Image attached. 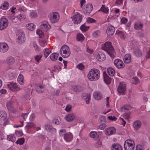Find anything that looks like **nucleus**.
I'll use <instances>...</instances> for the list:
<instances>
[{
  "label": "nucleus",
  "instance_id": "obj_1",
  "mask_svg": "<svg viewBox=\"0 0 150 150\" xmlns=\"http://www.w3.org/2000/svg\"><path fill=\"white\" fill-rule=\"evenodd\" d=\"M100 74V72L98 70L96 69H92L89 72L87 77L90 81H96L99 79Z\"/></svg>",
  "mask_w": 150,
  "mask_h": 150
},
{
  "label": "nucleus",
  "instance_id": "obj_2",
  "mask_svg": "<svg viewBox=\"0 0 150 150\" xmlns=\"http://www.w3.org/2000/svg\"><path fill=\"white\" fill-rule=\"evenodd\" d=\"M102 49L106 52L112 58L114 57V50L111 43L110 42H106L102 45Z\"/></svg>",
  "mask_w": 150,
  "mask_h": 150
},
{
  "label": "nucleus",
  "instance_id": "obj_3",
  "mask_svg": "<svg viewBox=\"0 0 150 150\" xmlns=\"http://www.w3.org/2000/svg\"><path fill=\"white\" fill-rule=\"evenodd\" d=\"M71 52L69 47L67 45L62 46L60 49V54L64 58H67L69 57Z\"/></svg>",
  "mask_w": 150,
  "mask_h": 150
},
{
  "label": "nucleus",
  "instance_id": "obj_4",
  "mask_svg": "<svg viewBox=\"0 0 150 150\" xmlns=\"http://www.w3.org/2000/svg\"><path fill=\"white\" fill-rule=\"evenodd\" d=\"M125 150H134L135 147V143L132 140L129 139L125 141L124 144Z\"/></svg>",
  "mask_w": 150,
  "mask_h": 150
},
{
  "label": "nucleus",
  "instance_id": "obj_5",
  "mask_svg": "<svg viewBox=\"0 0 150 150\" xmlns=\"http://www.w3.org/2000/svg\"><path fill=\"white\" fill-rule=\"evenodd\" d=\"M6 85L9 90L13 92L18 91L21 90L18 85L13 82L8 83Z\"/></svg>",
  "mask_w": 150,
  "mask_h": 150
},
{
  "label": "nucleus",
  "instance_id": "obj_6",
  "mask_svg": "<svg viewBox=\"0 0 150 150\" xmlns=\"http://www.w3.org/2000/svg\"><path fill=\"white\" fill-rule=\"evenodd\" d=\"M60 18L59 13L57 12H54L51 14L49 16V18L50 22L52 23L57 22Z\"/></svg>",
  "mask_w": 150,
  "mask_h": 150
},
{
  "label": "nucleus",
  "instance_id": "obj_7",
  "mask_svg": "<svg viewBox=\"0 0 150 150\" xmlns=\"http://www.w3.org/2000/svg\"><path fill=\"white\" fill-rule=\"evenodd\" d=\"M117 91L120 95H125L126 93V83L124 82L120 83L118 87Z\"/></svg>",
  "mask_w": 150,
  "mask_h": 150
},
{
  "label": "nucleus",
  "instance_id": "obj_8",
  "mask_svg": "<svg viewBox=\"0 0 150 150\" xmlns=\"http://www.w3.org/2000/svg\"><path fill=\"white\" fill-rule=\"evenodd\" d=\"M72 20V21L74 23L78 24L80 23L81 21L82 16L79 13H76L73 16L71 17Z\"/></svg>",
  "mask_w": 150,
  "mask_h": 150
},
{
  "label": "nucleus",
  "instance_id": "obj_9",
  "mask_svg": "<svg viewBox=\"0 0 150 150\" xmlns=\"http://www.w3.org/2000/svg\"><path fill=\"white\" fill-rule=\"evenodd\" d=\"M8 21L6 18H1L0 19V30H2L6 28L8 26Z\"/></svg>",
  "mask_w": 150,
  "mask_h": 150
},
{
  "label": "nucleus",
  "instance_id": "obj_10",
  "mask_svg": "<svg viewBox=\"0 0 150 150\" xmlns=\"http://www.w3.org/2000/svg\"><path fill=\"white\" fill-rule=\"evenodd\" d=\"M17 36L18 38L17 41L18 43L21 44L25 42V35L23 33L20 31L18 32L17 34Z\"/></svg>",
  "mask_w": 150,
  "mask_h": 150
},
{
  "label": "nucleus",
  "instance_id": "obj_11",
  "mask_svg": "<svg viewBox=\"0 0 150 150\" xmlns=\"http://www.w3.org/2000/svg\"><path fill=\"white\" fill-rule=\"evenodd\" d=\"M114 63L115 67L118 69H122L125 67V64L120 59H115Z\"/></svg>",
  "mask_w": 150,
  "mask_h": 150
},
{
  "label": "nucleus",
  "instance_id": "obj_12",
  "mask_svg": "<svg viewBox=\"0 0 150 150\" xmlns=\"http://www.w3.org/2000/svg\"><path fill=\"white\" fill-rule=\"evenodd\" d=\"M116 132L115 128L113 127H110L106 128L105 130V133L107 135H111L115 133Z\"/></svg>",
  "mask_w": 150,
  "mask_h": 150
},
{
  "label": "nucleus",
  "instance_id": "obj_13",
  "mask_svg": "<svg viewBox=\"0 0 150 150\" xmlns=\"http://www.w3.org/2000/svg\"><path fill=\"white\" fill-rule=\"evenodd\" d=\"M75 115L72 113H70L66 115L64 117L65 119L68 122L73 121L75 118Z\"/></svg>",
  "mask_w": 150,
  "mask_h": 150
},
{
  "label": "nucleus",
  "instance_id": "obj_14",
  "mask_svg": "<svg viewBox=\"0 0 150 150\" xmlns=\"http://www.w3.org/2000/svg\"><path fill=\"white\" fill-rule=\"evenodd\" d=\"M40 26L42 29L46 31L50 29L51 28V26L46 21H42Z\"/></svg>",
  "mask_w": 150,
  "mask_h": 150
},
{
  "label": "nucleus",
  "instance_id": "obj_15",
  "mask_svg": "<svg viewBox=\"0 0 150 150\" xmlns=\"http://www.w3.org/2000/svg\"><path fill=\"white\" fill-rule=\"evenodd\" d=\"M8 46L6 43H0V52L2 53L6 52L8 50Z\"/></svg>",
  "mask_w": 150,
  "mask_h": 150
},
{
  "label": "nucleus",
  "instance_id": "obj_16",
  "mask_svg": "<svg viewBox=\"0 0 150 150\" xmlns=\"http://www.w3.org/2000/svg\"><path fill=\"white\" fill-rule=\"evenodd\" d=\"M115 31L114 27L112 25H110L107 28L106 33L109 36H112Z\"/></svg>",
  "mask_w": 150,
  "mask_h": 150
},
{
  "label": "nucleus",
  "instance_id": "obj_17",
  "mask_svg": "<svg viewBox=\"0 0 150 150\" xmlns=\"http://www.w3.org/2000/svg\"><path fill=\"white\" fill-rule=\"evenodd\" d=\"M93 9V6L91 4H88L86 6L83 10L84 13L86 14H89Z\"/></svg>",
  "mask_w": 150,
  "mask_h": 150
},
{
  "label": "nucleus",
  "instance_id": "obj_18",
  "mask_svg": "<svg viewBox=\"0 0 150 150\" xmlns=\"http://www.w3.org/2000/svg\"><path fill=\"white\" fill-rule=\"evenodd\" d=\"M73 135L70 132L66 133L64 136V139L67 142H71L73 139Z\"/></svg>",
  "mask_w": 150,
  "mask_h": 150
},
{
  "label": "nucleus",
  "instance_id": "obj_19",
  "mask_svg": "<svg viewBox=\"0 0 150 150\" xmlns=\"http://www.w3.org/2000/svg\"><path fill=\"white\" fill-rule=\"evenodd\" d=\"M96 58L98 61L102 62L105 59V55L103 53L100 52L98 53Z\"/></svg>",
  "mask_w": 150,
  "mask_h": 150
},
{
  "label": "nucleus",
  "instance_id": "obj_20",
  "mask_svg": "<svg viewBox=\"0 0 150 150\" xmlns=\"http://www.w3.org/2000/svg\"><path fill=\"white\" fill-rule=\"evenodd\" d=\"M142 125V122L139 120L135 121L133 124V128L136 130H138L141 127Z\"/></svg>",
  "mask_w": 150,
  "mask_h": 150
},
{
  "label": "nucleus",
  "instance_id": "obj_21",
  "mask_svg": "<svg viewBox=\"0 0 150 150\" xmlns=\"http://www.w3.org/2000/svg\"><path fill=\"white\" fill-rule=\"evenodd\" d=\"M111 150H122V148L120 144L114 143L112 144L111 147Z\"/></svg>",
  "mask_w": 150,
  "mask_h": 150
},
{
  "label": "nucleus",
  "instance_id": "obj_22",
  "mask_svg": "<svg viewBox=\"0 0 150 150\" xmlns=\"http://www.w3.org/2000/svg\"><path fill=\"white\" fill-rule=\"evenodd\" d=\"M103 74L105 82L108 84H110L111 80V78L107 75L106 72L104 71Z\"/></svg>",
  "mask_w": 150,
  "mask_h": 150
},
{
  "label": "nucleus",
  "instance_id": "obj_23",
  "mask_svg": "<svg viewBox=\"0 0 150 150\" xmlns=\"http://www.w3.org/2000/svg\"><path fill=\"white\" fill-rule=\"evenodd\" d=\"M6 61L8 65H11L14 63L15 61L13 57L10 56L7 58Z\"/></svg>",
  "mask_w": 150,
  "mask_h": 150
},
{
  "label": "nucleus",
  "instance_id": "obj_24",
  "mask_svg": "<svg viewBox=\"0 0 150 150\" xmlns=\"http://www.w3.org/2000/svg\"><path fill=\"white\" fill-rule=\"evenodd\" d=\"M124 61L126 64H128L131 61V55L129 54L125 55L124 57Z\"/></svg>",
  "mask_w": 150,
  "mask_h": 150
},
{
  "label": "nucleus",
  "instance_id": "obj_25",
  "mask_svg": "<svg viewBox=\"0 0 150 150\" xmlns=\"http://www.w3.org/2000/svg\"><path fill=\"white\" fill-rule=\"evenodd\" d=\"M143 26V24L139 22H136L134 24V28L136 30L141 29Z\"/></svg>",
  "mask_w": 150,
  "mask_h": 150
},
{
  "label": "nucleus",
  "instance_id": "obj_26",
  "mask_svg": "<svg viewBox=\"0 0 150 150\" xmlns=\"http://www.w3.org/2000/svg\"><path fill=\"white\" fill-rule=\"evenodd\" d=\"M36 91L39 93H42L44 90V86L41 85H37L35 87Z\"/></svg>",
  "mask_w": 150,
  "mask_h": 150
},
{
  "label": "nucleus",
  "instance_id": "obj_27",
  "mask_svg": "<svg viewBox=\"0 0 150 150\" xmlns=\"http://www.w3.org/2000/svg\"><path fill=\"white\" fill-rule=\"evenodd\" d=\"M94 98L97 100H100L101 99L102 96L101 94L98 92H95L93 94Z\"/></svg>",
  "mask_w": 150,
  "mask_h": 150
},
{
  "label": "nucleus",
  "instance_id": "obj_28",
  "mask_svg": "<svg viewBox=\"0 0 150 150\" xmlns=\"http://www.w3.org/2000/svg\"><path fill=\"white\" fill-rule=\"evenodd\" d=\"M134 54L136 57H141L142 54V51L139 48H137L134 50Z\"/></svg>",
  "mask_w": 150,
  "mask_h": 150
},
{
  "label": "nucleus",
  "instance_id": "obj_29",
  "mask_svg": "<svg viewBox=\"0 0 150 150\" xmlns=\"http://www.w3.org/2000/svg\"><path fill=\"white\" fill-rule=\"evenodd\" d=\"M107 71L109 75L111 76H113L115 73V69L111 67L108 68Z\"/></svg>",
  "mask_w": 150,
  "mask_h": 150
},
{
  "label": "nucleus",
  "instance_id": "obj_30",
  "mask_svg": "<svg viewBox=\"0 0 150 150\" xmlns=\"http://www.w3.org/2000/svg\"><path fill=\"white\" fill-rule=\"evenodd\" d=\"M83 97L84 99L85 100L86 103L87 104H89L91 100L90 94L89 93L85 94Z\"/></svg>",
  "mask_w": 150,
  "mask_h": 150
},
{
  "label": "nucleus",
  "instance_id": "obj_31",
  "mask_svg": "<svg viewBox=\"0 0 150 150\" xmlns=\"http://www.w3.org/2000/svg\"><path fill=\"white\" fill-rule=\"evenodd\" d=\"M59 55V54L55 53H53L51 54L50 59L51 60L53 61H55L57 59Z\"/></svg>",
  "mask_w": 150,
  "mask_h": 150
},
{
  "label": "nucleus",
  "instance_id": "obj_32",
  "mask_svg": "<svg viewBox=\"0 0 150 150\" xmlns=\"http://www.w3.org/2000/svg\"><path fill=\"white\" fill-rule=\"evenodd\" d=\"M76 39L78 41L82 42L84 40L85 37L82 34L79 33L77 34Z\"/></svg>",
  "mask_w": 150,
  "mask_h": 150
},
{
  "label": "nucleus",
  "instance_id": "obj_33",
  "mask_svg": "<svg viewBox=\"0 0 150 150\" xmlns=\"http://www.w3.org/2000/svg\"><path fill=\"white\" fill-rule=\"evenodd\" d=\"M9 6L8 2L7 1H5L3 4L0 6V8L4 10H7L8 9Z\"/></svg>",
  "mask_w": 150,
  "mask_h": 150
},
{
  "label": "nucleus",
  "instance_id": "obj_34",
  "mask_svg": "<svg viewBox=\"0 0 150 150\" xmlns=\"http://www.w3.org/2000/svg\"><path fill=\"white\" fill-rule=\"evenodd\" d=\"M19 83L21 85L24 84V78L23 76L21 74H19L17 79Z\"/></svg>",
  "mask_w": 150,
  "mask_h": 150
},
{
  "label": "nucleus",
  "instance_id": "obj_35",
  "mask_svg": "<svg viewBox=\"0 0 150 150\" xmlns=\"http://www.w3.org/2000/svg\"><path fill=\"white\" fill-rule=\"evenodd\" d=\"M35 25L33 23H30L27 24V27L28 29L33 31L35 28Z\"/></svg>",
  "mask_w": 150,
  "mask_h": 150
},
{
  "label": "nucleus",
  "instance_id": "obj_36",
  "mask_svg": "<svg viewBox=\"0 0 150 150\" xmlns=\"http://www.w3.org/2000/svg\"><path fill=\"white\" fill-rule=\"evenodd\" d=\"M7 139L13 142H15L16 140L15 136L13 134L8 135Z\"/></svg>",
  "mask_w": 150,
  "mask_h": 150
},
{
  "label": "nucleus",
  "instance_id": "obj_37",
  "mask_svg": "<svg viewBox=\"0 0 150 150\" xmlns=\"http://www.w3.org/2000/svg\"><path fill=\"white\" fill-rule=\"evenodd\" d=\"M43 51L44 52V55L46 58H47L49 54L51 52V51L48 48L45 49Z\"/></svg>",
  "mask_w": 150,
  "mask_h": 150
},
{
  "label": "nucleus",
  "instance_id": "obj_38",
  "mask_svg": "<svg viewBox=\"0 0 150 150\" xmlns=\"http://www.w3.org/2000/svg\"><path fill=\"white\" fill-rule=\"evenodd\" d=\"M92 35L93 37L96 38L100 36V33L99 30H97L93 32Z\"/></svg>",
  "mask_w": 150,
  "mask_h": 150
},
{
  "label": "nucleus",
  "instance_id": "obj_39",
  "mask_svg": "<svg viewBox=\"0 0 150 150\" xmlns=\"http://www.w3.org/2000/svg\"><path fill=\"white\" fill-rule=\"evenodd\" d=\"M100 10L104 13H107L109 11L108 8L107 7H105V5H102V6L101 7ZM99 11H100V10Z\"/></svg>",
  "mask_w": 150,
  "mask_h": 150
},
{
  "label": "nucleus",
  "instance_id": "obj_40",
  "mask_svg": "<svg viewBox=\"0 0 150 150\" xmlns=\"http://www.w3.org/2000/svg\"><path fill=\"white\" fill-rule=\"evenodd\" d=\"M13 102L12 101L8 102L6 104V107L9 110H12L13 108Z\"/></svg>",
  "mask_w": 150,
  "mask_h": 150
},
{
  "label": "nucleus",
  "instance_id": "obj_41",
  "mask_svg": "<svg viewBox=\"0 0 150 150\" xmlns=\"http://www.w3.org/2000/svg\"><path fill=\"white\" fill-rule=\"evenodd\" d=\"M132 82L133 84L137 85L139 83L140 81L137 77H134L132 79Z\"/></svg>",
  "mask_w": 150,
  "mask_h": 150
},
{
  "label": "nucleus",
  "instance_id": "obj_42",
  "mask_svg": "<svg viewBox=\"0 0 150 150\" xmlns=\"http://www.w3.org/2000/svg\"><path fill=\"white\" fill-rule=\"evenodd\" d=\"M26 18V16L23 14H19L17 16L18 18L21 21L25 19Z\"/></svg>",
  "mask_w": 150,
  "mask_h": 150
},
{
  "label": "nucleus",
  "instance_id": "obj_43",
  "mask_svg": "<svg viewBox=\"0 0 150 150\" xmlns=\"http://www.w3.org/2000/svg\"><path fill=\"white\" fill-rule=\"evenodd\" d=\"M72 48L74 51L77 52H79L81 51L80 47L75 45H73L72 47Z\"/></svg>",
  "mask_w": 150,
  "mask_h": 150
},
{
  "label": "nucleus",
  "instance_id": "obj_44",
  "mask_svg": "<svg viewBox=\"0 0 150 150\" xmlns=\"http://www.w3.org/2000/svg\"><path fill=\"white\" fill-rule=\"evenodd\" d=\"M116 33L120 36L122 39H124L125 38L124 34L122 31L117 30L116 31Z\"/></svg>",
  "mask_w": 150,
  "mask_h": 150
},
{
  "label": "nucleus",
  "instance_id": "obj_45",
  "mask_svg": "<svg viewBox=\"0 0 150 150\" xmlns=\"http://www.w3.org/2000/svg\"><path fill=\"white\" fill-rule=\"evenodd\" d=\"M6 112L4 111H0V117L4 119L6 117Z\"/></svg>",
  "mask_w": 150,
  "mask_h": 150
},
{
  "label": "nucleus",
  "instance_id": "obj_46",
  "mask_svg": "<svg viewBox=\"0 0 150 150\" xmlns=\"http://www.w3.org/2000/svg\"><path fill=\"white\" fill-rule=\"evenodd\" d=\"M40 43L41 46L44 47L47 44L46 40L45 39L41 40H40Z\"/></svg>",
  "mask_w": 150,
  "mask_h": 150
},
{
  "label": "nucleus",
  "instance_id": "obj_47",
  "mask_svg": "<svg viewBox=\"0 0 150 150\" xmlns=\"http://www.w3.org/2000/svg\"><path fill=\"white\" fill-rule=\"evenodd\" d=\"M52 126L50 124H47L45 125V129L47 131H50L52 129Z\"/></svg>",
  "mask_w": 150,
  "mask_h": 150
},
{
  "label": "nucleus",
  "instance_id": "obj_48",
  "mask_svg": "<svg viewBox=\"0 0 150 150\" xmlns=\"http://www.w3.org/2000/svg\"><path fill=\"white\" fill-rule=\"evenodd\" d=\"M25 139L23 138L19 139L17 141L16 143L17 144H19L20 145L23 144L24 142Z\"/></svg>",
  "mask_w": 150,
  "mask_h": 150
},
{
  "label": "nucleus",
  "instance_id": "obj_49",
  "mask_svg": "<svg viewBox=\"0 0 150 150\" xmlns=\"http://www.w3.org/2000/svg\"><path fill=\"white\" fill-rule=\"evenodd\" d=\"M90 137L93 138H95L98 136L96 132L92 131L90 134Z\"/></svg>",
  "mask_w": 150,
  "mask_h": 150
},
{
  "label": "nucleus",
  "instance_id": "obj_50",
  "mask_svg": "<svg viewBox=\"0 0 150 150\" xmlns=\"http://www.w3.org/2000/svg\"><path fill=\"white\" fill-rule=\"evenodd\" d=\"M89 28V27L86 26L83 24L81 26L80 29L83 32H85Z\"/></svg>",
  "mask_w": 150,
  "mask_h": 150
},
{
  "label": "nucleus",
  "instance_id": "obj_51",
  "mask_svg": "<svg viewBox=\"0 0 150 150\" xmlns=\"http://www.w3.org/2000/svg\"><path fill=\"white\" fill-rule=\"evenodd\" d=\"M66 132V130L65 129H60L59 131V134L61 136H64Z\"/></svg>",
  "mask_w": 150,
  "mask_h": 150
},
{
  "label": "nucleus",
  "instance_id": "obj_52",
  "mask_svg": "<svg viewBox=\"0 0 150 150\" xmlns=\"http://www.w3.org/2000/svg\"><path fill=\"white\" fill-rule=\"evenodd\" d=\"M26 127L28 128H30L34 127H35V124L33 122H29L28 123Z\"/></svg>",
  "mask_w": 150,
  "mask_h": 150
},
{
  "label": "nucleus",
  "instance_id": "obj_53",
  "mask_svg": "<svg viewBox=\"0 0 150 150\" xmlns=\"http://www.w3.org/2000/svg\"><path fill=\"white\" fill-rule=\"evenodd\" d=\"M42 55H37L35 57V61L38 62H39L40 60L41 59V58L42 57Z\"/></svg>",
  "mask_w": 150,
  "mask_h": 150
},
{
  "label": "nucleus",
  "instance_id": "obj_54",
  "mask_svg": "<svg viewBox=\"0 0 150 150\" xmlns=\"http://www.w3.org/2000/svg\"><path fill=\"white\" fill-rule=\"evenodd\" d=\"M87 21L89 23H95L96 22L95 20L90 17H89L87 19Z\"/></svg>",
  "mask_w": 150,
  "mask_h": 150
},
{
  "label": "nucleus",
  "instance_id": "obj_55",
  "mask_svg": "<svg viewBox=\"0 0 150 150\" xmlns=\"http://www.w3.org/2000/svg\"><path fill=\"white\" fill-rule=\"evenodd\" d=\"M80 88V87L75 86H74L73 90L76 92H80L81 91Z\"/></svg>",
  "mask_w": 150,
  "mask_h": 150
},
{
  "label": "nucleus",
  "instance_id": "obj_56",
  "mask_svg": "<svg viewBox=\"0 0 150 150\" xmlns=\"http://www.w3.org/2000/svg\"><path fill=\"white\" fill-rule=\"evenodd\" d=\"M77 67L79 69L81 70H83L85 69L84 66L82 63L79 64Z\"/></svg>",
  "mask_w": 150,
  "mask_h": 150
},
{
  "label": "nucleus",
  "instance_id": "obj_57",
  "mask_svg": "<svg viewBox=\"0 0 150 150\" xmlns=\"http://www.w3.org/2000/svg\"><path fill=\"white\" fill-rule=\"evenodd\" d=\"M106 127V125L105 123L101 124L99 126V128L100 129L103 130Z\"/></svg>",
  "mask_w": 150,
  "mask_h": 150
},
{
  "label": "nucleus",
  "instance_id": "obj_58",
  "mask_svg": "<svg viewBox=\"0 0 150 150\" xmlns=\"http://www.w3.org/2000/svg\"><path fill=\"white\" fill-rule=\"evenodd\" d=\"M30 15L32 18H33L36 17L37 16V14L35 12L32 11L30 12Z\"/></svg>",
  "mask_w": 150,
  "mask_h": 150
},
{
  "label": "nucleus",
  "instance_id": "obj_59",
  "mask_svg": "<svg viewBox=\"0 0 150 150\" xmlns=\"http://www.w3.org/2000/svg\"><path fill=\"white\" fill-rule=\"evenodd\" d=\"M33 45L36 51L39 50V48L38 46L35 42H33Z\"/></svg>",
  "mask_w": 150,
  "mask_h": 150
},
{
  "label": "nucleus",
  "instance_id": "obj_60",
  "mask_svg": "<svg viewBox=\"0 0 150 150\" xmlns=\"http://www.w3.org/2000/svg\"><path fill=\"white\" fill-rule=\"evenodd\" d=\"M99 121L101 122H106V119L105 116H102L99 118Z\"/></svg>",
  "mask_w": 150,
  "mask_h": 150
},
{
  "label": "nucleus",
  "instance_id": "obj_61",
  "mask_svg": "<svg viewBox=\"0 0 150 150\" xmlns=\"http://www.w3.org/2000/svg\"><path fill=\"white\" fill-rule=\"evenodd\" d=\"M72 107L70 105H67L65 110L67 112L70 111L71 110Z\"/></svg>",
  "mask_w": 150,
  "mask_h": 150
},
{
  "label": "nucleus",
  "instance_id": "obj_62",
  "mask_svg": "<svg viewBox=\"0 0 150 150\" xmlns=\"http://www.w3.org/2000/svg\"><path fill=\"white\" fill-rule=\"evenodd\" d=\"M108 119L112 121H116L117 120V118L115 116H109L108 117Z\"/></svg>",
  "mask_w": 150,
  "mask_h": 150
},
{
  "label": "nucleus",
  "instance_id": "obj_63",
  "mask_svg": "<svg viewBox=\"0 0 150 150\" xmlns=\"http://www.w3.org/2000/svg\"><path fill=\"white\" fill-rule=\"evenodd\" d=\"M130 117V114L127 113L124 114L123 117L125 119L128 120Z\"/></svg>",
  "mask_w": 150,
  "mask_h": 150
},
{
  "label": "nucleus",
  "instance_id": "obj_64",
  "mask_svg": "<svg viewBox=\"0 0 150 150\" xmlns=\"http://www.w3.org/2000/svg\"><path fill=\"white\" fill-rule=\"evenodd\" d=\"M136 150H144L142 146L141 145H138L136 146Z\"/></svg>",
  "mask_w": 150,
  "mask_h": 150
}]
</instances>
